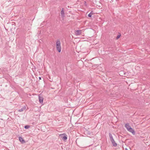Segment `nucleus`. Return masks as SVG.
Wrapping results in <instances>:
<instances>
[{"label":"nucleus","mask_w":150,"mask_h":150,"mask_svg":"<svg viewBox=\"0 0 150 150\" xmlns=\"http://www.w3.org/2000/svg\"><path fill=\"white\" fill-rule=\"evenodd\" d=\"M125 127L128 131L131 132L133 135L135 134V132L134 130L131 128L128 123L125 124Z\"/></svg>","instance_id":"1"},{"label":"nucleus","mask_w":150,"mask_h":150,"mask_svg":"<svg viewBox=\"0 0 150 150\" xmlns=\"http://www.w3.org/2000/svg\"><path fill=\"white\" fill-rule=\"evenodd\" d=\"M56 48L58 51L60 52L61 51V43L59 40H57L56 42Z\"/></svg>","instance_id":"2"},{"label":"nucleus","mask_w":150,"mask_h":150,"mask_svg":"<svg viewBox=\"0 0 150 150\" xmlns=\"http://www.w3.org/2000/svg\"><path fill=\"white\" fill-rule=\"evenodd\" d=\"M115 48V46L114 44L111 45L108 48V50L110 51H113L114 50V49Z\"/></svg>","instance_id":"3"},{"label":"nucleus","mask_w":150,"mask_h":150,"mask_svg":"<svg viewBox=\"0 0 150 150\" xmlns=\"http://www.w3.org/2000/svg\"><path fill=\"white\" fill-rule=\"evenodd\" d=\"M60 137L63 139L66 140L67 139V135L62 134L60 135Z\"/></svg>","instance_id":"4"},{"label":"nucleus","mask_w":150,"mask_h":150,"mask_svg":"<svg viewBox=\"0 0 150 150\" xmlns=\"http://www.w3.org/2000/svg\"><path fill=\"white\" fill-rule=\"evenodd\" d=\"M76 35H78L81 34V30H77L75 32Z\"/></svg>","instance_id":"5"},{"label":"nucleus","mask_w":150,"mask_h":150,"mask_svg":"<svg viewBox=\"0 0 150 150\" xmlns=\"http://www.w3.org/2000/svg\"><path fill=\"white\" fill-rule=\"evenodd\" d=\"M26 109V107L25 106H24L22 108H21L20 109H19L18 110V112H21L23 111V110H25Z\"/></svg>","instance_id":"6"},{"label":"nucleus","mask_w":150,"mask_h":150,"mask_svg":"<svg viewBox=\"0 0 150 150\" xmlns=\"http://www.w3.org/2000/svg\"><path fill=\"white\" fill-rule=\"evenodd\" d=\"M61 14L62 17H64V8H62L61 12Z\"/></svg>","instance_id":"7"},{"label":"nucleus","mask_w":150,"mask_h":150,"mask_svg":"<svg viewBox=\"0 0 150 150\" xmlns=\"http://www.w3.org/2000/svg\"><path fill=\"white\" fill-rule=\"evenodd\" d=\"M39 100L40 103H41L43 102V98L42 97H41L39 96Z\"/></svg>","instance_id":"8"},{"label":"nucleus","mask_w":150,"mask_h":150,"mask_svg":"<svg viewBox=\"0 0 150 150\" xmlns=\"http://www.w3.org/2000/svg\"><path fill=\"white\" fill-rule=\"evenodd\" d=\"M109 135L110 141H113V140L114 139L113 138L112 134L110 133L109 134Z\"/></svg>","instance_id":"9"},{"label":"nucleus","mask_w":150,"mask_h":150,"mask_svg":"<svg viewBox=\"0 0 150 150\" xmlns=\"http://www.w3.org/2000/svg\"><path fill=\"white\" fill-rule=\"evenodd\" d=\"M19 140L22 143H25V140L23 139L22 137H19Z\"/></svg>","instance_id":"10"},{"label":"nucleus","mask_w":150,"mask_h":150,"mask_svg":"<svg viewBox=\"0 0 150 150\" xmlns=\"http://www.w3.org/2000/svg\"><path fill=\"white\" fill-rule=\"evenodd\" d=\"M111 142L113 146H117V143H115V142L114 140H113V141H111Z\"/></svg>","instance_id":"11"},{"label":"nucleus","mask_w":150,"mask_h":150,"mask_svg":"<svg viewBox=\"0 0 150 150\" xmlns=\"http://www.w3.org/2000/svg\"><path fill=\"white\" fill-rule=\"evenodd\" d=\"M92 11L91 12V13L88 14V16L89 17H91L93 15V13H92Z\"/></svg>","instance_id":"12"},{"label":"nucleus","mask_w":150,"mask_h":150,"mask_svg":"<svg viewBox=\"0 0 150 150\" xmlns=\"http://www.w3.org/2000/svg\"><path fill=\"white\" fill-rule=\"evenodd\" d=\"M30 127V126L29 125H25L24 126V128L26 129H27Z\"/></svg>","instance_id":"13"},{"label":"nucleus","mask_w":150,"mask_h":150,"mask_svg":"<svg viewBox=\"0 0 150 150\" xmlns=\"http://www.w3.org/2000/svg\"><path fill=\"white\" fill-rule=\"evenodd\" d=\"M120 35H118L116 37V39H119L120 38Z\"/></svg>","instance_id":"14"},{"label":"nucleus","mask_w":150,"mask_h":150,"mask_svg":"<svg viewBox=\"0 0 150 150\" xmlns=\"http://www.w3.org/2000/svg\"><path fill=\"white\" fill-rule=\"evenodd\" d=\"M79 141V139H76V143L77 144V142L78 141Z\"/></svg>","instance_id":"15"},{"label":"nucleus","mask_w":150,"mask_h":150,"mask_svg":"<svg viewBox=\"0 0 150 150\" xmlns=\"http://www.w3.org/2000/svg\"><path fill=\"white\" fill-rule=\"evenodd\" d=\"M39 79H41V77H39Z\"/></svg>","instance_id":"16"},{"label":"nucleus","mask_w":150,"mask_h":150,"mask_svg":"<svg viewBox=\"0 0 150 150\" xmlns=\"http://www.w3.org/2000/svg\"><path fill=\"white\" fill-rule=\"evenodd\" d=\"M125 150H128V149L127 148H126L125 149Z\"/></svg>","instance_id":"17"}]
</instances>
